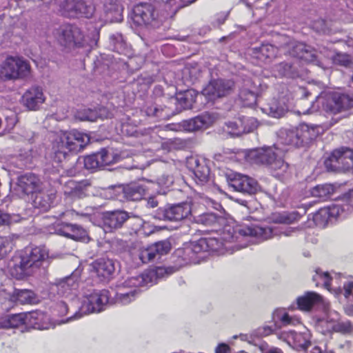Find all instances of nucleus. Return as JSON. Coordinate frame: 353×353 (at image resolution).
Instances as JSON below:
<instances>
[{
	"label": "nucleus",
	"instance_id": "obj_30",
	"mask_svg": "<svg viewBox=\"0 0 353 353\" xmlns=\"http://www.w3.org/2000/svg\"><path fill=\"white\" fill-rule=\"evenodd\" d=\"M41 185V182L39 177L32 173L26 174L18 179V188L26 194L37 192L40 190Z\"/></svg>",
	"mask_w": 353,
	"mask_h": 353
},
{
	"label": "nucleus",
	"instance_id": "obj_61",
	"mask_svg": "<svg viewBox=\"0 0 353 353\" xmlns=\"http://www.w3.org/2000/svg\"><path fill=\"white\" fill-rule=\"evenodd\" d=\"M238 123L239 125H241V123H239V119H236V121H229L228 123H225V127L226 128L225 129V130L232 134V136H237L236 134H235L234 132H233V130L232 129L235 128V125H234V123Z\"/></svg>",
	"mask_w": 353,
	"mask_h": 353
},
{
	"label": "nucleus",
	"instance_id": "obj_4",
	"mask_svg": "<svg viewBox=\"0 0 353 353\" xmlns=\"http://www.w3.org/2000/svg\"><path fill=\"white\" fill-rule=\"evenodd\" d=\"M109 303V292L107 290L96 291L83 296L81 304L79 302L74 303V309H78L74 314L68 317L62 323H68L72 320L79 319L83 315L103 310L105 305Z\"/></svg>",
	"mask_w": 353,
	"mask_h": 353
},
{
	"label": "nucleus",
	"instance_id": "obj_36",
	"mask_svg": "<svg viewBox=\"0 0 353 353\" xmlns=\"http://www.w3.org/2000/svg\"><path fill=\"white\" fill-rule=\"evenodd\" d=\"M321 296L314 292H307L296 299L298 308L304 312L310 311L315 305L321 303Z\"/></svg>",
	"mask_w": 353,
	"mask_h": 353
},
{
	"label": "nucleus",
	"instance_id": "obj_49",
	"mask_svg": "<svg viewBox=\"0 0 353 353\" xmlns=\"http://www.w3.org/2000/svg\"><path fill=\"white\" fill-rule=\"evenodd\" d=\"M155 259L167 254L171 250V244L168 241H161L151 245Z\"/></svg>",
	"mask_w": 353,
	"mask_h": 353
},
{
	"label": "nucleus",
	"instance_id": "obj_18",
	"mask_svg": "<svg viewBox=\"0 0 353 353\" xmlns=\"http://www.w3.org/2000/svg\"><path fill=\"white\" fill-rule=\"evenodd\" d=\"M279 339H282L291 347L296 350H305L310 344L311 335L309 330L304 327L299 332H283Z\"/></svg>",
	"mask_w": 353,
	"mask_h": 353
},
{
	"label": "nucleus",
	"instance_id": "obj_56",
	"mask_svg": "<svg viewBox=\"0 0 353 353\" xmlns=\"http://www.w3.org/2000/svg\"><path fill=\"white\" fill-rule=\"evenodd\" d=\"M173 177L169 174H162L157 179V183L160 186L170 187L173 183Z\"/></svg>",
	"mask_w": 353,
	"mask_h": 353
},
{
	"label": "nucleus",
	"instance_id": "obj_20",
	"mask_svg": "<svg viewBox=\"0 0 353 353\" xmlns=\"http://www.w3.org/2000/svg\"><path fill=\"white\" fill-rule=\"evenodd\" d=\"M191 205L188 203H181L160 209L159 214L165 220L179 221L188 217L191 214Z\"/></svg>",
	"mask_w": 353,
	"mask_h": 353
},
{
	"label": "nucleus",
	"instance_id": "obj_19",
	"mask_svg": "<svg viewBox=\"0 0 353 353\" xmlns=\"http://www.w3.org/2000/svg\"><path fill=\"white\" fill-rule=\"evenodd\" d=\"M77 288V279L74 275L62 279L57 285L58 294L70 302V307H73L74 303H78V299L76 297Z\"/></svg>",
	"mask_w": 353,
	"mask_h": 353
},
{
	"label": "nucleus",
	"instance_id": "obj_57",
	"mask_svg": "<svg viewBox=\"0 0 353 353\" xmlns=\"http://www.w3.org/2000/svg\"><path fill=\"white\" fill-rule=\"evenodd\" d=\"M296 214H281L277 218L276 221L281 223L290 224L296 219Z\"/></svg>",
	"mask_w": 353,
	"mask_h": 353
},
{
	"label": "nucleus",
	"instance_id": "obj_2",
	"mask_svg": "<svg viewBox=\"0 0 353 353\" xmlns=\"http://www.w3.org/2000/svg\"><path fill=\"white\" fill-rule=\"evenodd\" d=\"M288 48L291 55L313 63L323 70L330 68L334 64L346 65L350 61L347 54L337 53L326 47H319L316 50L303 43L292 41L288 44Z\"/></svg>",
	"mask_w": 353,
	"mask_h": 353
},
{
	"label": "nucleus",
	"instance_id": "obj_50",
	"mask_svg": "<svg viewBox=\"0 0 353 353\" xmlns=\"http://www.w3.org/2000/svg\"><path fill=\"white\" fill-rule=\"evenodd\" d=\"M298 128L294 130H288L285 131V143L288 145H292L296 147H301Z\"/></svg>",
	"mask_w": 353,
	"mask_h": 353
},
{
	"label": "nucleus",
	"instance_id": "obj_37",
	"mask_svg": "<svg viewBox=\"0 0 353 353\" xmlns=\"http://www.w3.org/2000/svg\"><path fill=\"white\" fill-rule=\"evenodd\" d=\"M301 146L307 145L318 136L319 133V127L316 125H309L302 123L298 127Z\"/></svg>",
	"mask_w": 353,
	"mask_h": 353
},
{
	"label": "nucleus",
	"instance_id": "obj_43",
	"mask_svg": "<svg viewBox=\"0 0 353 353\" xmlns=\"http://www.w3.org/2000/svg\"><path fill=\"white\" fill-rule=\"evenodd\" d=\"M97 154L101 168L114 163L120 159L112 149H102Z\"/></svg>",
	"mask_w": 353,
	"mask_h": 353
},
{
	"label": "nucleus",
	"instance_id": "obj_14",
	"mask_svg": "<svg viewBox=\"0 0 353 353\" xmlns=\"http://www.w3.org/2000/svg\"><path fill=\"white\" fill-rule=\"evenodd\" d=\"M313 280L316 281V285L322 282V284L329 291L334 290L336 294H343L347 299L353 301V281H348L343 282V288L335 287L333 285L334 279L331 278L327 272H323L320 270L316 271L313 276ZM336 282V279L334 280Z\"/></svg>",
	"mask_w": 353,
	"mask_h": 353
},
{
	"label": "nucleus",
	"instance_id": "obj_58",
	"mask_svg": "<svg viewBox=\"0 0 353 353\" xmlns=\"http://www.w3.org/2000/svg\"><path fill=\"white\" fill-rule=\"evenodd\" d=\"M68 303L64 301H61L57 305V310L60 316L65 315L68 313Z\"/></svg>",
	"mask_w": 353,
	"mask_h": 353
},
{
	"label": "nucleus",
	"instance_id": "obj_11",
	"mask_svg": "<svg viewBox=\"0 0 353 353\" xmlns=\"http://www.w3.org/2000/svg\"><path fill=\"white\" fill-rule=\"evenodd\" d=\"M132 19L133 22L139 26L157 28L161 23L154 7L148 3H141L136 6Z\"/></svg>",
	"mask_w": 353,
	"mask_h": 353
},
{
	"label": "nucleus",
	"instance_id": "obj_1",
	"mask_svg": "<svg viewBox=\"0 0 353 353\" xmlns=\"http://www.w3.org/2000/svg\"><path fill=\"white\" fill-rule=\"evenodd\" d=\"M197 223L205 226L213 227L212 230L219 233L216 237L221 245V250L225 252L233 253L234 250L246 247V245L233 244L235 241H242L245 238H255L258 241H265L276 235V230L270 227L259 225L242 226L234 230L230 224H225V220L218 218L214 214L207 213L200 215Z\"/></svg>",
	"mask_w": 353,
	"mask_h": 353
},
{
	"label": "nucleus",
	"instance_id": "obj_6",
	"mask_svg": "<svg viewBox=\"0 0 353 353\" xmlns=\"http://www.w3.org/2000/svg\"><path fill=\"white\" fill-rule=\"evenodd\" d=\"M221 245L216 237L201 238L198 241L190 242L176 251V254L184 261H190L196 254L203 252H217L224 254Z\"/></svg>",
	"mask_w": 353,
	"mask_h": 353
},
{
	"label": "nucleus",
	"instance_id": "obj_26",
	"mask_svg": "<svg viewBox=\"0 0 353 353\" xmlns=\"http://www.w3.org/2000/svg\"><path fill=\"white\" fill-rule=\"evenodd\" d=\"M257 85L252 79L244 81L239 92V99L245 106H252L256 104Z\"/></svg>",
	"mask_w": 353,
	"mask_h": 353
},
{
	"label": "nucleus",
	"instance_id": "obj_5",
	"mask_svg": "<svg viewBox=\"0 0 353 353\" xmlns=\"http://www.w3.org/2000/svg\"><path fill=\"white\" fill-rule=\"evenodd\" d=\"M30 63L23 58L8 56L0 63V81L24 79L30 75Z\"/></svg>",
	"mask_w": 353,
	"mask_h": 353
},
{
	"label": "nucleus",
	"instance_id": "obj_27",
	"mask_svg": "<svg viewBox=\"0 0 353 353\" xmlns=\"http://www.w3.org/2000/svg\"><path fill=\"white\" fill-rule=\"evenodd\" d=\"M22 252L24 254L28 261H29V263L34 270L38 269L41 265L42 263L49 257L48 250L43 246L26 249Z\"/></svg>",
	"mask_w": 353,
	"mask_h": 353
},
{
	"label": "nucleus",
	"instance_id": "obj_64",
	"mask_svg": "<svg viewBox=\"0 0 353 353\" xmlns=\"http://www.w3.org/2000/svg\"><path fill=\"white\" fill-rule=\"evenodd\" d=\"M229 351L230 347L227 344L221 343L216 347L215 353H228Z\"/></svg>",
	"mask_w": 353,
	"mask_h": 353
},
{
	"label": "nucleus",
	"instance_id": "obj_35",
	"mask_svg": "<svg viewBox=\"0 0 353 353\" xmlns=\"http://www.w3.org/2000/svg\"><path fill=\"white\" fill-rule=\"evenodd\" d=\"M91 271L101 279L109 277L114 271V266L112 261L101 259L94 261L91 265Z\"/></svg>",
	"mask_w": 353,
	"mask_h": 353
},
{
	"label": "nucleus",
	"instance_id": "obj_25",
	"mask_svg": "<svg viewBox=\"0 0 353 353\" xmlns=\"http://www.w3.org/2000/svg\"><path fill=\"white\" fill-rule=\"evenodd\" d=\"M276 148H256L249 152L248 159L252 163L266 164L270 166V164L276 159Z\"/></svg>",
	"mask_w": 353,
	"mask_h": 353
},
{
	"label": "nucleus",
	"instance_id": "obj_54",
	"mask_svg": "<svg viewBox=\"0 0 353 353\" xmlns=\"http://www.w3.org/2000/svg\"><path fill=\"white\" fill-rule=\"evenodd\" d=\"M84 166L87 170L101 168L98 154L87 156L84 158Z\"/></svg>",
	"mask_w": 353,
	"mask_h": 353
},
{
	"label": "nucleus",
	"instance_id": "obj_38",
	"mask_svg": "<svg viewBox=\"0 0 353 353\" xmlns=\"http://www.w3.org/2000/svg\"><path fill=\"white\" fill-rule=\"evenodd\" d=\"M117 191L123 192L125 198L131 201H139L145 194V189L137 184H130L123 188L119 187Z\"/></svg>",
	"mask_w": 353,
	"mask_h": 353
},
{
	"label": "nucleus",
	"instance_id": "obj_7",
	"mask_svg": "<svg viewBox=\"0 0 353 353\" xmlns=\"http://www.w3.org/2000/svg\"><path fill=\"white\" fill-rule=\"evenodd\" d=\"M53 34L61 46L69 49L82 48L86 43L81 29L70 24L61 26L54 30Z\"/></svg>",
	"mask_w": 353,
	"mask_h": 353
},
{
	"label": "nucleus",
	"instance_id": "obj_24",
	"mask_svg": "<svg viewBox=\"0 0 353 353\" xmlns=\"http://www.w3.org/2000/svg\"><path fill=\"white\" fill-rule=\"evenodd\" d=\"M230 185L235 190L248 194L254 193L258 189V183L254 179L239 173L234 174Z\"/></svg>",
	"mask_w": 353,
	"mask_h": 353
},
{
	"label": "nucleus",
	"instance_id": "obj_33",
	"mask_svg": "<svg viewBox=\"0 0 353 353\" xmlns=\"http://www.w3.org/2000/svg\"><path fill=\"white\" fill-rule=\"evenodd\" d=\"M26 325L37 330H48L52 325L48 316L43 312L35 311L26 314Z\"/></svg>",
	"mask_w": 353,
	"mask_h": 353
},
{
	"label": "nucleus",
	"instance_id": "obj_3",
	"mask_svg": "<svg viewBox=\"0 0 353 353\" xmlns=\"http://www.w3.org/2000/svg\"><path fill=\"white\" fill-rule=\"evenodd\" d=\"M90 142V136L77 130H59L52 137V157L58 163L66 159L69 154L78 152Z\"/></svg>",
	"mask_w": 353,
	"mask_h": 353
},
{
	"label": "nucleus",
	"instance_id": "obj_28",
	"mask_svg": "<svg viewBox=\"0 0 353 353\" xmlns=\"http://www.w3.org/2000/svg\"><path fill=\"white\" fill-rule=\"evenodd\" d=\"M130 279L129 278L119 286L114 296V302L116 303L126 305L133 301L137 295V288L140 286H134L127 285L126 283Z\"/></svg>",
	"mask_w": 353,
	"mask_h": 353
},
{
	"label": "nucleus",
	"instance_id": "obj_13",
	"mask_svg": "<svg viewBox=\"0 0 353 353\" xmlns=\"http://www.w3.org/2000/svg\"><path fill=\"white\" fill-rule=\"evenodd\" d=\"M319 325L327 332H335L347 334L353 331L352 323L348 320L341 321L339 314L334 310H329L325 317L319 321Z\"/></svg>",
	"mask_w": 353,
	"mask_h": 353
},
{
	"label": "nucleus",
	"instance_id": "obj_63",
	"mask_svg": "<svg viewBox=\"0 0 353 353\" xmlns=\"http://www.w3.org/2000/svg\"><path fill=\"white\" fill-rule=\"evenodd\" d=\"M313 28L318 32L325 31V21L323 20H319L313 23Z\"/></svg>",
	"mask_w": 353,
	"mask_h": 353
},
{
	"label": "nucleus",
	"instance_id": "obj_8",
	"mask_svg": "<svg viewBox=\"0 0 353 353\" xmlns=\"http://www.w3.org/2000/svg\"><path fill=\"white\" fill-rule=\"evenodd\" d=\"M66 14L71 17H85L90 18L94 12V6L90 0H55Z\"/></svg>",
	"mask_w": 353,
	"mask_h": 353
},
{
	"label": "nucleus",
	"instance_id": "obj_34",
	"mask_svg": "<svg viewBox=\"0 0 353 353\" xmlns=\"http://www.w3.org/2000/svg\"><path fill=\"white\" fill-rule=\"evenodd\" d=\"M56 197V193L52 190L48 192H39L36 194L33 203L35 208L47 211L53 206Z\"/></svg>",
	"mask_w": 353,
	"mask_h": 353
},
{
	"label": "nucleus",
	"instance_id": "obj_40",
	"mask_svg": "<svg viewBox=\"0 0 353 353\" xmlns=\"http://www.w3.org/2000/svg\"><path fill=\"white\" fill-rule=\"evenodd\" d=\"M194 92L188 90L184 93L179 94L176 98L170 99V104H177L180 109H189L194 103Z\"/></svg>",
	"mask_w": 353,
	"mask_h": 353
},
{
	"label": "nucleus",
	"instance_id": "obj_62",
	"mask_svg": "<svg viewBox=\"0 0 353 353\" xmlns=\"http://www.w3.org/2000/svg\"><path fill=\"white\" fill-rule=\"evenodd\" d=\"M270 110L273 113V116L276 117L282 116L288 110V108L287 107H285V108L274 109L273 107H271Z\"/></svg>",
	"mask_w": 353,
	"mask_h": 353
},
{
	"label": "nucleus",
	"instance_id": "obj_15",
	"mask_svg": "<svg viewBox=\"0 0 353 353\" xmlns=\"http://www.w3.org/2000/svg\"><path fill=\"white\" fill-rule=\"evenodd\" d=\"M331 170H349L353 168V149L341 148L334 150L325 162Z\"/></svg>",
	"mask_w": 353,
	"mask_h": 353
},
{
	"label": "nucleus",
	"instance_id": "obj_52",
	"mask_svg": "<svg viewBox=\"0 0 353 353\" xmlns=\"http://www.w3.org/2000/svg\"><path fill=\"white\" fill-rule=\"evenodd\" d=\"M17 299L22 304L32 303L34 302V294L30 290H20L17 294Z\"/></svg>",
	"mask_w": 353,
	"mask_h": 353
},
{
	"label": "nucleus",
	"instance_id": "obj_45",
	"mask_svg": "<svg viewBox=\"0 0 353 353\" xmlns=\"http://www.w3.org/2000/svg\"><path fill=\"white\" fill-rule=\"evenodd\" d=\"M145 112L148 116H155L161 119H169L174 114V112L171 110L170 107L167 106L164 108L157 105L148 107Z\"/></svg>",
	"mask_w": 353,
	"mask_h": 353
},
{
	"label": "nucleus",
	"instance_id": "obj_29",
	"mask_svg": "<svg viewBox=\"0 0 353 353\" xmlns=\"http://www.w3.org/2000/svg\"><path fill=\"white\" fill-rule=\"evenodd\" d=\"M214 121L213 115L209 113H205L192 119L184 121L183 128L189 132H193L207 128Z\"/></svg>",
	"mask_w": 353,
	"mask_h": 353
},
{
	"label": "nucleus",
	"instance_id": "obj_21",
	"mask_svg": "<svg viewBox=\"0 0 353 353\" xmlns=\"http://www.w3.org/2000/svg\"><path fill=\"white\" fill-rule=\"evenodd\" d=\"M273 325H265L263 327V334L268 336L275 330L280 329L282 325H295L299 323L298 319L290 317L284 309L279 308L272 313Z\"/></svg>",
	"mask_w": 353,
	"mask_h": 353
},
{
	"label": "nucleus",
	"instance_id": "obj_23",
	"mask_svg": "<svg viewBox=\"0 0 353 353\" xmlns=\"http://www.w3.org/2000/svg\"><path fill=\"white\" fill-rule=\"evenodd\" d=\"M23 104L30 110H37L45 102L43 89L34 86L26 91L22 97Z\"/></svg>",
	"mask_w": 353,
	"mask_h": 353
},
{
	"label": "nucleus",
	"instance_id": "obj_53",
	"mask_svg": "<svg viewBox=\"0 0 353 353\" xmlns=\"http://www.w3.org/2000/svg\"><path fill=\"white\" fill-rule=\"evenodd\" d=\"M138 256L141 263H145L156 259L151 245L148 248H140L138 251Z\"/></svg>",
	"mask_w": 353,
	"mask_h": 353
},
{
	"label": "nucleus",
	"instance_id": "obj_60",
	"mask_svg": "<svg viewBox=\"0 0 353 353\" xmlns=\"http://www.w3.org/2000/svg\"><path fill=\"white\" fill-rule=\"evenodd\" d=\"M97 119H107L111 116V113L109 112V110L104 107L100 108L98 110H97Z\"/></svg>",
	"mask_w": 353,
	"mask_h": 353
},
{
	"label": "nucleus",
	"instance_id": "obj_51",
	"mask_svg": "<svg viewBox=\"0 0 353 353\" xmlns=\"http://www.w3.org/2000/svg\"><path fill=\"white\" fill-rule=\"evenodd\" d=\"M134 225L135 226H142L141 235L143 236H148L154 232V227L150 223L144 221L139 217L134 218Z\"/></svg>",
	"mask_w": 353,
	"mask_h": 353
},
{
	"label": "nucleus",
	"instance_id": "obj_47",
	"mask_svg": "<svg viewBox=\"0 0 353 353\" xmlns=\"http://www.w3.org/2000/svg\"><path fill=\"white\" fill-rule=\"evenodd\" d=\"M270 168L275 177L281 178L285 173H287L288 170V164L285 163L282 159H277L276 157V159L270 164Z\"/></svg>",
	"mask_w": 353,
	"mask_h": 353
},
{
	"label": "nucleus",
	"instance_id": "obj_46",
	"mask_svg": "<svg viewBox=\"0 0 353 353\" xmlns=\"http://www.w3.org/2000/svg\"><path fill=\"white\" fill-rule=\"evenodd\" d=\"M342 212V210L338 205H333L327 208L321 209L314 216V220L318 221V219L320 217L332 219V218H338L341 216Z\"/></svg>",
	"mask_w": 353,
	"mask_h": 353
},
{
	"label": "nucleus",
	"instance_id": "obj_32",
	"mask_svg": "<svg viewBox=\"0 0 353 353\" xmlns=\"http://www.w3.org/2000/svg\"><path fill=\"white\" fill-rule=\"evenodd\" d=\"M105 12V22H120L123 19L122 7L117 0H102Z\"/></svg>",
	"mask_w": 353,
	"mask_h": 353
},
{
	"label": "nucleus",
	"instance_id": "obj_22",
	"mask_svg": "<svg viewBox=\"0 0 353 353\" xmlns=\"http://www.w3.org/2000/svg\"><path fill=\"white\" fill-rule=\"evenodd\" d=\"M130 218L128 214L122 210L107 212L103 214V229L105 232H112L119 228Z\"/></svg>",
	"mask_w": 353,
	"mask_h": 353
},
{
	"label": "nucleus",
	"instance_id": "obj_31",
	"mask_svg": "<svg viewBox=\"0 0 353 353\" xmlns=\"http://www.w3.org/2000/svg\"><path fill=\"white\" fill-rule=\"evenodd\" d=\"M57 231L60 235L75 241H85L88 239L86 230L74 224L63 223Z\"/></svg>",
	"mask_w": 353,
	"mask_h": 353
},
{
	"label": "nucleus",
	"instance_id": "obj_42",
	"mask_svg": "<svg viewBox=\"0 0 353 353\" xmlns=\"http://www.w3.org/2000/svg\"><path fill=\"white\" fill-rule=\"evenodd\" d=\"M335 188L332 184H321L314 187L311 190V194L321 200L330 198L334 192Z\"/></svg>",
	"mask_w": 353,
	"mask_h": 353
},
{
	"label": "nucleus",
	"instance_id": "obj_41",
	"mask_svg": "<svg viewBox=\"0 0 353 353\" xmlns=\"http://www.w3.org/2000/svg\"><path fill=\"white\" fill-rule=\"evenodd\" d=\"M26 314H17L0 319V328L8 329L26 325Z\"/></svg>",
	"mask_w": 353,
	"mask_h": 353
},
{
	"label": "nucleus",
	"instance_id": "obj_55",
	"mask_svg": "<svg viewBox=\"0 0 353 353\" xmlns=\"http://www.w3.org/2000/svg\"><path fill=\"white\" fill-rule=\"evenodd\" d=\"M291 65L286 63H281L274 67V72L275 76L284 77L288 76L290 73Z\"/></svg>",
	"mask_w": 353,
	"mask_h": 353
},
{
	"label": "nucleus",
	"instance_id": "obj_17",
	"mask_svg": "<svg viewBox=\"0 0 353 353\" xmlns=\"http://www.w3.org/2000/svg\"><path fill=\"white\" fill-rule=\"evenodd\" d=\"M9 271L13 277L22 279L34 271L23 252L15 254L9 262Z\"/></svg>",
	"mask_w": 353,
	"mask_h": 353
},
{
	"label": "nucleus",
	"instance_id": "obj_12",
	"mask_svg": "<svg viewBox=\"0 0 353 353\" xmlns=\"http://www.w3.org/2000/svg\"><path fill=\"white\" fill-rule=\"evenodd\" d=\"M187 167L192 172L193 179L197 185L208 187L212 183L210 170L205 159L191 157L187 159Z\"/></svg>",
	"mask_w": 353,
	"mask_h": 353
},
{
	"label": "nucleus",
	"instance_id": "obj_39",
	"mask_svg": "<svg viewBox=\"0 0 353 353\" xmlns=\"http://www.w3.org/2000/svg\"><path fill=\"white\" fill-rule=\"evenodd\" d=\"M239 123H241V125L238 123H234L235 128L232 129L233 132L236 135L252 132L258 126L257 121L253 117L239 118Z\"/></svg>",
	"mask_w": 353,
	"mask_h": 353
},
{
	"label": "nucleus",
	"instance_id": "obj_48",
	"mask_svg": "<svg viewBox=\"0 0 353 353\" xmlns=\"http://www.w3.org/2000/svg\"><path fill=\"white\" fill-rule=\"evenodd\" d=\"M74 117L77 119L81 121H95L97 119V110L90 108H83L78 110Z\"/></svg>",
	"mask_w": 353,
	"mask_h": 353
},
{
	"label": "nucleus",
	"instance_id": "obj_16",
	"mask_svg": "<svg viewBox=\"0 0 353 353\" xmlns=\"http://www.w3.org/2000/svg\"><path fill=\"white\" fill-rule=\"evenodd\" d=\"M172 273V268L157 267L154 270L147 271L140 275L130 277L127 285L134 286H147L152 285L157 278H163Z\"/></svg>",
	"mask_w": 353,
	"mask_h": 353
},
{
	"label": "nucleus",
	"instance_id": "obj_44",
	"mask_svg": "<svg viewBox=\"0 0 353 353\" xmlns=\"http://www.w3.org/2000/svg\"><path fill=\"white\" fill-rule=\"evenodd\" d=\"M277 49L270 44L262 45L258 48H254V53L256 59L265 61L268 59L274 57Z\"/></svg>",
	"mask_w": 353,
	"mask_h": 353
},
{
	"label": "nucleus",
	"instance_id": "obj_9",
	"mask_svg": "<svg viewBox=\"0 0 353 353\" xmlns=\"http://www.w3.org/2000/svg\"><path fill=\"white\" fill-rule=\"evenodd\" d=\"M317 101L323 103V108L325 111L334 114H336L353 106V96L350 97L345 94H329L326 95V98L321 95L317 97Z\"/></svg>",
	"mask_w": 353,
	"mask_h": 353
},
{
	"label": "nucleus",
	"instance_id": "obj_59",
	"mask_svg": "<svg viewBox=\"0 0 353 353\" xmlns=\"http://www.w3.org/2000/svg\"><path fill=\"white\" fill-rule=\"evenodd\" d=\"M9 244V240L6 237L0 236V259L6 254V247Z\"/></svg>",
	"mask_w": 353,
	"mask_h": 353
},
{
	"label": "nucleus",
	"instance_id": "obj_10",
	"mask_svg": "<svg viewBox=\"0 0 353 353\" xmlns=\"http://www.w3.org/2000/svg\"><path fill=\"white\" fill-rule=\"evenodd\" d=\"M234 88V83L232 80H213L203 89L202 94L208 101L214 102L231 94Z\"/></svg>",
	"mask_w": 353,
	"mask_h": 353
}]
</instances>
